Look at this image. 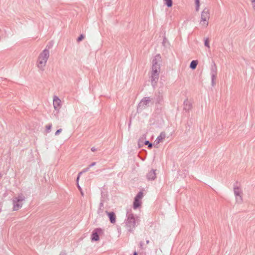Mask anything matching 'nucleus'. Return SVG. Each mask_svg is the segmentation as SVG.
<instances>
[{
  "label": "nucleus",
  "instance_id": "obj_1",
  "mask_svg": "<svg viewBox=\"0 0 255 255\" xmlns=\"http://www.w3.org/2000/svg\"><path fill=\"white\" fill-rule=\"evenodd\" d=\"M161 59L160 55L157 54L154 56L152 61L151 75L150 78L151 85L153 86L156 84L159 78Z\"/></svg>",
  "mask_w": 255,
  "mask_h": 255
},
{
  "label": "nucleus",
  "instance_id": "obj_2",
  "mask_svg": "<svg viewBox=\"0 0 255 255\" xmlns=\"http://www.w3.org/2000/svg\"><path fill=\"white\" fill-rule=\"evenodd\" d=\"M139 223V218L134 216L130 211H128L126 220V227L128 231L130 232L133 231Z\"/></svg>",
  "mask_w": 255,
  "mask_h": 255
},
{
  "label": "nucleus",
  "instance_id": "obj_3",
  "mask_svg": "<svg viewBox=\"0 0 255 255\" xmlns=\"http://www.w3.org/2000/svg\"><path fill=\"white\" fill-rule=\"evenodd\" d=\"M49 57V51L47 49L43 50L39 54L37 60V66L39 70L43 71L47 60Z\"/></svg>",
  "mask_w": 255,
  "mask_h": 255
},
{
  "label": "nucleus",
  "instance_id": "obj_4",
  "mask_svg": "<svg viewBox=\"0 0 255 255\" xmlns=\"http://www.w3.org/2000/svg\"><path fill=\"white\" fill-rule=\"evenodd\" d=\"M152 99L149 97L143 98L139 102L137 108V112L138 113L141 112L143 110L146 109L149 106V105L153 104V102H152Z\"/></svg>",
  "mask_w": 255,
  "mask_h": 255
},
{
  "label": "nucleus",
  "instance_id": "obj_5",
  "mask_svg": "<svg viewBox=\"0 0 255 255\" xmlns=\"http://www.w3.org/2000/svg\"><path fill=\"white\" fill-rule=\"evenodd\" d=\"M210 15V14L209 8L205 7L201 13V18L200 21V24L203 27H206L208 25Z\"/></svg>",
  "mask_w": 255,
  "mask_h": 255
},
{
  "label": "nucleus",
  "instance_id": "obj_6",
  "mask_svg": "<svg viewBox=\"0 0 255 255\" xmlns=\"http://www.w3.org/2000/svg\"><path fill=\"white\" fill-rule=\"evenodd\" d=\"M234 192L236 196V202L241 204L243 202V191L241 188L237 186H234Z\"/></svg>",
  "mask_w": 255,
  "mask_h": 255
},
{
  "label": "nucleus",
  "instance_id": "obj_7",
  "mask_svg": "<svg viewBox=\"0 0 255 255\" xmlns=\"http://www.w3.org/2000/svg\"><path fill=\"white\" fill-rule=\"evenodd\" d=\"M217 67L216 65L215 62H213L211 66V72L210 74L211 76V80H212V85L214 86L215 85V80L217 78Z\"/></svg>",
  "mask_w": 255,
  "mask_h": 255
},
{
  "label": "nucleus",
  "instance_id": "obj_8",
  "mask_svg": "<svg viewBox=\"0 0 255 255\" xmlns=\"http://www.w3.org/2000/svg\"><path fill=\"white\" fill-rule=\"evenodd\" d=\"M103 233V230L101 228H96L92 232L91 240L98 241L99 240V235Z\"/></svg>",
  "mask_w": 255,
  "mask_h": 255
},
{
  "label": "nucleus",
  "instance_id": "obj_9",
  "mask_svg": "<svg viewBox=\"0 0 255 255\" xmlns=\"http://www.w3.org/2000/svg\"><path fill=\"white\" fill-rule=\"evenodd\" d=\"M61 101L59 99V98L58 97L54 96L53 97V104L54 109L55 110L58 111L59 110V109L60 108L61 106Z\"/></svg>",
  "mask_w": 255,
  "mask_h": 255
},
{
  "label": "nucleus",
  "instance_id": "obj_10",
  "mask_svg": "<svg viewBox=\"0 0 255 255\" xmlns=\"http://www.w3.org/2000/svg\"><path fill=\"white\" fill-rule=\"evenodd\" d=\"M13 204V210L17 211L22 206L23 203L21 202L16 201V200L13 199L12 200Z\"/></svg>",
  "mask_w": 255,
  "mask_h": 255
},
{
  "label": "nucleus",
  "instance_id": "obj_11",
  "mask_svg": "<svg viewBox=\"0 0 255 255\" xmlns=\"http://www.w3.org/2000/svg\"><path fill=\"white\" fill-rule=\"evenodd\" d=\"M183 108L186 112H189L192 108V105L187 99L184 102Z\"/></svg>",
  "mask_w": 255,
  "mask_h": 255
},
{
  "label": "nucleus",
  "instance_id": "obj_12",
  "mask_svg": "<svg viewBox=\"0 0 255 255\" xmlns=\"http://www.w3.org/2000/svg\"><path fill=\"white\" fill-rule=\"evenodd\" d=\"M146 177L148 180H153L156 177L155 170H151L146 175Z\"/></svg>",
  "mask_w": 255,
  "mask_h": 255
},
{
  "label": "nucleus",
  "instance_id": "obj_13",
  "mask_svg": "<svg viewBox=\"0 0 255 255\" xmlns=\"http://www.w3.org/2000/svg\"><path fill=\"white\" fill-rule=\"evenodd\" d=\"M106 212L109 218L110 222L112 224H114L116 222V215L115 213L113 212H109L107 211Z\"/></svg>",
  "mask_w": 255,
  "mask_h": 255
},
{
  "label": "nucleus",
  "instance_id": "obj_14",
  "mask_svg": "<svg viewBox=\"0 0 255 255\" xmlns=\"http://www.w3.org/2000/svg\"><path fill=\"white\" fill-rule=\"evenodd\" d=\"M154 100L156 104H160L163 100L162 95L160 93H158L157 94H156L154 98Z\"/></svg>",
  "mask_w": 255,
  "mask_h": 255
},
{
  "label": "nucleus",
  "instance_id": "obj_15",
  "mask_svg": "<svg viewBox=\"0 0 255 255\" xmlns=\"http://www.w3.org/2000/svg\"><path fill=\"white\" fill-rule=\"evenodd\" d=\"M13 199L16 200V201L22 202L25 200V198L22 194H19L17 197H14Z\"/></svg>",
  "mask_w": 255,
  "mask_h": 255
},
{
  "label": "nucleus",
  "instance_id": "obj_16",
  "mask_svg": "<svg viewBox=\"0 0 255 255\" xmlns=\"http://www.w3.org/2000/svg\"><path fill=\"white\" fill-rule=\"evenodd\" d=\"M141 205V201L140 200L136 199L134 198L133 204V208L134 209H137Z\"/></svg>",
  "mask_w": 255,
  "mask_h": 255
},
{
  "label": "nucleus",
  "instance_id": "obj_17",
  "mask_svg": "<svg viewBox=\"0 0 255 255\" xmlns=\"http://www.w3.org/2000/svg\"><path fill=\"white\" fill-rule=\"evenodd\" d=\"M165 137V135L163 133H161L157 137L155 142L156 144L160 143Z\"/></svg>",
  "mask_w": 255,
  "mask_h": 255
},
{
  "label": "nucleus",
  "instance_id": "obj_18",
  "mask_svg": "<svg viewBox=\"0 0 255 255\" xmlns=\"http://www.w3.org/2000/svg\"><path fill=\"white\" fill-rule=\"evenodd\" d=\"M198 61L197 60H193L190 64V68L193 70L196 69L198 65Z\"/></svg>",
  "mask_w": 255,
  "mask_h": 255
},
{
  "label": "nucleus",
  "instance_id": "obj_19",
  "mask_svg": "<svg viewBox=\"0 0 255 255\" xmlns=\"http://www.w3.org/2000/svg\"><path fill=\"white\" fill-rule=\"evenodd\" d=\"M165 4L169 7H171L173 4L172 0H163Z\"/></svg>",
  "mask_w": 255,
  "mask_h": 255
},
{
  "label": "nucleus",
  "instance_id": "obj_20",
  "mask_svg": "<svg viewBox=\"0 0 255 255\" xmlns=\"http://www.w3.org/2000/svg\"><path fill=\"white\" fill-rule=\"evenodd\" d=\"M142 197H143V193H142V192L140 191L137 193V194L136 195V196L134 198L136 199L139 200H141Z\"/></svg>",
  "mask_w": 255,
  "mask_h": 255
},
{
  "label": "nucleus",
  "instance_id": "obj_21",
  "mask_svg": "<svg viewBox=\"0 0 255 255\" xmlns=\"http://www.w3.org/2000/svg\"><path fill=\"white\" fill-rule=\"evenodd\" d=\"M144 144L147 145L148 148L149 149H151L153 146L152 143L150 142L148 140H146L144 142Z\"/></svg>",
  "mask_w": 255,
  "mask_h": 255
},
{
  "label": "nucleus",
  "instance_id": "obj_22",
  "mask_svg": "<svg viewBox=\"0 0 255 255\" xmlns=\"http://www.w3.org/2000/svg\"><path fill=\"white\" fill-rule=\"evenodd\" d=\"M196 10L198 11L200 7V0H195Z\"/></svg>",
  "mask_w": 255,
  "mask_h": 255
},
{
  "label": "nucleus",
  "instance_id": "obj_23",
  "mask_svg": "<svg viewBox=\"0 0 255 255\" xmlns=\"http://www.w3.org/2000/svg\"><path fill=\"white\" fill-rule=\"evenodd\" d=\"M204 44H205V46L209 48L210 47V45H209V39L208 38H207L205 40V42H204Z\"/></svg>",
  "mask_w": 255,
  "mask_h": 255
},
{
  "label": "nucleus",
  "instance_id": "obj_24",
  "mask_svg": "<svg viewBox=\"0 0 255 255\" xmlns=\"http://www.w3.org/2000/svg\"><path fill=\"white\" fill-rule=\"evenodd\" d=\"M52 128V124H48L46 126V131L47 132H49Z\"/></svg>",
  "mask_w": 255,
  "mask_h": 255
},
{
  "label": "nucleus",
  "instance_id": "obj_25",
  "mask_svg": "<svg viewBox=\"0 0 255 255\" xmlns=\"http://www.w3.org/2000/svg\"><path fill=\"white\" fill-rule=\"evenodd\" d=\"M89 169H90L89 167H88L86 168L83 169L80 172H79V175H81L83 173L88 171Z\"/></svg>",
  "mask_w": 255,
  "mask_h": 255
},
{
  "label": "nucleus",
  "instance_id": "obj_26",
  "mask_svg": "<svg viewBox=\"0 0 255 255\" xmlns=\"http://www.w3.org/2000/svg\"><path fill=\"white\" fill-rule=\"evenodd\" d=\"M84 38V36L83 34H81L77 38V42H80L82 41Z\"/></svg>",
  "mask_w": 255,
  "mask_h": 255
},
{
  "label": "nucleus",
  "instance_id": "obj_27",
  "mask_svg": "<svg viewBox=\"0 0 255 255\" xmlns=\"http://www.w3.org/2000/svg\"><path fill=\"white\" fill-rule=\"evenodd\" d=\"M62 130V129L61 128L57 130V131L55 133V135H58L60 132H61Z\"/></svg>",
  "mask_w": 255,
  "mask_h": 255
},
{
  "label": "nucleus",
  "instance_id": "obj_28",
  "mask_svg": "<svg viewBox=\"0 0 255 255\" xmlns=\"http://www.w3.org/2000/svg\"><path fill=\"white\" fill-rule=\"evenodd\" d=\"M253 9L255 10V0H251Z\"/></svg>",
  "mask_w": 255,
  "mask_h": 255
},
{
  "label": "nucleus",
  "instance_id": "obj_29",
  "mask_svg": "<svg viewBox=\"0 0 255 255\" xmlns=\"http://www.w3.org/2000/svg\"><path fill=\"white\" fill-rule=\"evenodd\" d=\"M143 243L142 242H140L139 243V247L141 249H143Z\"/></svg>",
  "mask_w": 255,
  "mask_h": 255
},
{
  "label": "nucleus",
  "instance_id": "obj_30",
  "mask_svg": "<svg viewBox=\"0 0 255 255\" xmlns=\"http://www.w3.org/2000/svg\"><path fill=\"white\" fill-rule=\"evenodd\" d=\"M80 175H79V173L78 175V176L77 177V179H76V183H79V180Z\"/></svg>",
  "mask_w": 255,
  "mask_h": 255
},
{
  "label": "nucleus",
  "instance_id": "obj_31",
  "mask_svg": "<svg viewBox=\"0 0 255 255\" xmlns=\"http://www.w3.org/2000/svg\"><path fill=\"white\" fill-rule=\"evenodd\" d=\"M96 162H92V163H91V164L89 166V167L90 168V167H92V166H93L95 165H96Z\"/></svg>",
  "mask_w": 255,
  "mask_h": 255
},
{
  "label": "nucleus",
  "instance_id": "obj_32",
  "mask_svg": "<svg viewBox=\"0 0 255 255\" xmlns=\"http://www.w3.org/2000/svg\"><path fill=\"white\" fill-rule=\"evenodd\" d=\"M77 186L78 189L79 190V191L82 190V188L80 186L79 183H77Z\"/></svg>",
  "mask_w": 255,
  "mask_h": 255
},
{
  "label": "nucleus",
  "instance_id": "obj_33",
  "mask_svg": "<svg viewBox=\"0 0 255 255\" xmlns=\"http://www.w3.org/2000/svg\"><path fill=\"white\" fill-rule=\"evenodd\" d=\"M92 151H95L96 150V148L94 147H92L91 149Z\"/></svg>",
  "mask_w": 255,
  "mask_h": 255
},
{
  "label": "nucleus",
  "instance_id": "obj_34",
  "mask_svg": "<svg viewBox=\"0 0 255 255\" xmlns=\"http://www.w3.org/2000/svg\"><path fill=\"white\" fill-rule=\"evenodd\" d=\"M59 255H66V253L64 252H62L60 253Z\"/></svg>",
  "mask_w": 255,
  "mask_h": 255
},
{
  "label": "nucleus",
  "instance_id": "obj_35",
  "mask_svg": "<svg viewBox=\"0 0 255 255\" xmlns=\"http://www.w3.org/2000/svg\"><path fill=\"white\" fill-rule=\"evenodd\" d=\"M80 192H81V195H82V196H83L84 193H83V191H82V190H80Z\"/></svg>",
  "mask_w": 255,
  "mask_h": 255
},
{
  "label": "nucleus",
  "instance_id": "obj_36",
  "mask_svg": "<svg viewBox=\"0 0 255 255\" xmlns=\"http://www.w3.org/2000/svg\"><path fill=\"white\" fill-rule=\"evenodd\" d=\"M103 203H100V208L103 207Z\"/></svg>",
  "mask_w": 255,
  "mask_h": 255
},
{
  "label": "nucleus",
  "instance_id": "obj_37",
  "mask_svg": "<svg viewBox=\"0 0 255 255\" xmlns=\"http://www.w3.org/2000/svg\"><path fill=\"white\" fill-rule=\"evenodd\" d=\"M146 243L147 244H149V241L148 240H146Z\"/></svg>",
  "mask_w": 255,
  "mask_h": 255
},
{
  "label": "nucleus",
  "instance_id": "obj_38",
  "mask_svg": "<svg viewBox=\"0 0 255 255\" xmlns=\"http://www.w3.org/2000/svg\"><path fill=\"white\" fill-rule=\"evenodd\" d=\"M133 255H137V254L136 252H134Z\"/></svg>",
  "mask_w": 255,
  "mask_h": 255
},
{
  "label": "nucleus",
  "instance_id": "obj_39",
  "mask_svg": "<svg viewBox=\"0 0 255 255\" xmlns=\"http://www.w3.org/2000/svg\"><path fill=\"white\" fill-rule=\"evenodd\" d=\"M100 210H101V209H99V210L98 211V213H99V214L100 213Z\"/></svg>",
  "mask_w": 255,
  "mask_h": 255
},
{
  "label": "nucleus",
  "instance_id": "obj_40",
  "mask_svg": "<svg viewBox=\"0 0 255 255\" xmlns=\"http://www.w3.org/2000/svg\"><path fill=\"white\" fill-rule=\"evenodd\" d=\"M1 177V174H0V178Z\"/></svg>",
  "mask_w": 255,
  "mask_h": 255
}]
</instances>
